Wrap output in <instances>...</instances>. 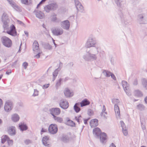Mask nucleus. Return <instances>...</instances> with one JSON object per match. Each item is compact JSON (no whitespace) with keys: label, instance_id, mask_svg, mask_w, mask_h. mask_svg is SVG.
<instances>
[{"label":"nucleus","instance_id":"40","mask_svg":"<svg viewBox=\"0 0 147 147\" xmlns=\"http://www.w3.org/2000/svg\"><path fill=\"white\" fill-rule=\"evenodd\" d=\"M46 0H42L40 2V3L37 6V8H38L40 6V5L42 4V3L45 2Z\"/></svg>","mask_w":147,"mask_h":147},{"label":"nucleus","instance_id":"28","mask_svg":"<svg viewBox=\"0 0 147 147\" xmlns=\"http://www.w3.org/2000/svg\"><path fill=\"white\" fill-rule=\"evenodd\" d=\"M57 15L54 14L51 16V21L53 22H56L57 20Z\"/></svg>","mask_w":147,"mask_h":147},{"label":"nucleus","instance_id":"9","mask_svg":"<svg viewBox=\"0 0 147 147\" xmlns=\"http://www.w3.org/2000/svg\"><path fill=\"white\" fill-rule=\"evenodd\" d=\"M64 93L65 96L67 97H71L73 95V92L68 88H66L65 89L64 91Z\"/></svg>","mask_w":147,"mask_h":147},{"label":"nucleus","instance_id":"50","mask_svg":"<svg viewBox=\"0 0 147 147\" xmlns=\"http://www.w3.org/2000/svg\"><path fill=\"white\" fill-rule=\"evenodd\" d=\"M109 147H116V146L113 143H112L110 146Z\"/></svg>","mask_w":147,"mask_h":147},{"label":"nucleus","instance_id":"10","mask_svg":"<svg viewBox=\"0 0 147 147\" xmlns=\"http://www.w3.org/2000/svg\"><path fill=\"white\" fill-rule=\"evenodd\" d=\"M39 44L38 42L35 40L33 42L32 45V49L34 51L37 52L39 50Z\"/></svg>","mask_w":147,"mask_h":147},{"label":"nucleus","instance_id":"34","mask_svg":"<svg viewBox=\"0 0 147 147\" xmlns=\"http://www.w3.org/2000/svg\"><path fill=\"white\" fill-rule=\"evenodd\" d=\"M7 142L9 146H11L13 145V142L12 140H10L9 139Z\"/></svg>","mask_w":147,"mask_h":147},{"label":"nucleus","instance_id":"43","mask_svg":"<svg viewBox=\"0 0 147 147\" xmlns=\"http://www.w3.org/2000/svg\"><path fill=\"white\" fill-rule=\"evenodd\" d=\"M49 86V84H46L44 85L43 86V88H48Z\"/></svg>","mask_w":147,"mask_h":147},{"label":"nucleus","instance_id":"16","mask_svg":"<svg viewBox=\"0 0 147 147\" xmlns=\"http://www.w3.org/2000/svg\"><path fill=\"white\" fill-rule=\"evenodd\" d=\"M122 84L124 88L125 91L126 93H127L128 92V91L129 89L128 84L127 82L125 81H123L122 82Z\"/></svg>","mask_w":147,"mask_h":147},{"label":"nucleus","instance_id":"8","mask_svg":"<svg viewBox=\"0 0 147 147\" xmlns=\"http://www.w3.org/2000/svg\"><path fill=\"white\" fill-rule=\"evenodd\" d=\"M99 136L100 141L102 143L105 142L107 139V135L105 132H102Z\"/></svg>","mask_w":147,"mask_h":147},{"label":"nucleus","instance_id":"26","mask_svg":"<svg viewBox=\"0 0 147 147\" xmlns=\"http://www.w3.org/2000/svg\"><path fill=\"white\" fill-rule=\"evenodd\" d=\"M90 41H89L87 42L86 45L88 48L94 47L95 44V43L94 41H92L91 42V43H90Z\"/></svg>","mask_w":147,"mask_h":147},{"label":"nucleus","instance_id":"38","mask_svg":"<svg viewBox=\"0 0 147 147\" xmlns=\"http://www.w3.org/2000/svg\"><path fill=\"white\" fill-rule=\"evenodd\" d=\"M123 134L125 136H127L128 134V132L125 129H123Z\"/></svg>","mask_w":147,"mask_h":147},{"label":"nucleus","instance_id":"30","mask_svg":"<svg viewBox=\"0 0 147 147\" xmlns=\"http://www.w3.org/2000/svg\"><path fill=\"white\" fill-rule=\"evenodd\" d=\"M54 119L59 122H61L63 121L62 119L60 117H57L56 116L53 117Z\"/></svg>","mask_w":147,"mask_h":147},{"label":"nucleus","instance_id":"39","mask_svg":"<svg viewBox=\"0 0 147 147\" xmlns=\"http://www.w3.org/2000/svg\"><path fill=\"white\" fill-rule=\"evenodd\" d=\"M28 65V63L27 62H25L23 63V66L25 69H26Z\"/></svg>","mask_w":147,"mask_h":147},{"label":"nucleus","instance_id":"12","mask_svg":"<svg viewBox=\"0 0 147 147\" xmlns=\"http://www.w3.org/2000/svg\"><path fill=\"white\" fill-rule=\"evenodd\" d=\"M98 120L96 119H92L90 122V125L92 127L96 126L98 125Z\"/></svg>","mask_w":147,"mask_h":147},{"label":"nucleus","instance_id":"17","mask_svg":"<svg viewBox=\"0 0 147 147\" xmlns=\"http://www.w3.org/2000/svg\"><path fill=\"white\" fill-rule=\"evenodd\" d=\"M8 132L10 135H13L15 134L16 130L15 127H10L8 129Z\"/></svg>","mask_w":147,"mask_h":147},{"label":"nucleus","instance_id":"55","mask_svg":"<svg viewBox=\"0 0 147 147\" xmlns=\"http://www.w3.org/2000/svg\"><path fill=\"white\" fill-rule=\"evenodd\" d=\"M141 147H146V146H142Z\"/></svg>","mask_w":147,"mask_h":147},{"label":"nucleus","instance_id":"57","mask_svg":"<svg viewBox=\"0 0 147 147\" xmlns=\"http://www.w3.org/2000/svg\"><path fill=\"white\" fill-rule=\"evenodd\" d=\"M4 16V14H3V17Z\"/></svg>","mask_w":147,"mask_h":147},{"label":"nucleus","instance_id":"27","mask_svg":"<svg viewBox=\"0 0 147 147\" xmlns=\"http://www.w3.org/2000/svg\"><path fill=\"white\" fill-rule=\"evenodd\" d=\"M45 11L47 12H49L52 10L49 4L45 6L44 8Z\"/></svg>","mask_w":147,"mask_h":147},{"label":"nucleus","instance_id":"46","mask_svg":"<svg viewBox=\"0 0 147 147\" xmlns=\"http://www.w3.org/2000/svg\"><path fill=\"white\" fill-rule=\"evenodd\" d=\"M40 54H41V53H38L35 56V57L37 58H39L40 57Z\"/></svg>","mask_w":147,"mask_h":147},{"label":"nucleus","instance_id":"21","mask_svg":"<svg viewBox=\"0 0 147 147\" xmlns=\"http://www.w3.org/2000/svg\"><path fill=\"white\" fill-rule=\"evenodd\" d=\"M36 17L40 19L43 18L45 16L44 13L40 11L36 12Z\"/></svg>","mask_w":147,"mask_h":147},{"label":"nucleus","instance_id":"13","mask_svg":"<svg viewBox=\"0 0 147 147\" xmlns=\"http://www.w3.org/2000/svg\"><path fill=\"white\" fill-rule=\"evenodd\" d=\"M90 103V101L87 99H84L80 102L81 107L89 105Z\"/></svg>","mask_w":147,"mask_h":147},{"label":"nucleus","instance_id":"49","mask_svg":"<svg viewBox=\"0 0 147 147\" xmlns=\"http://www.w3.org/2000/svg\"><path fill=\"white\" fill-rule=\"evenodd\" d=\"M111 77L114 80H116V78L115 76L113 74H111Z\"/></svg>","mask_w":147,"mask_h":147},{"label":"nucleus","instance_id":"51","mask_svg":"<svg viewBox=\"0 0 147 147\" xmlns=\"http://www.w3.org/2000/svg\"><path fill=\"white\" fill-rule=\"evenodd\" d=\"M144 100L145 103L147 104V96L145 98Z\"/></svg>","mask_w":147,"mask_h":147},{"label":"nucleus","instance_id":"48","mask_svg":"<svg viewBox=\"0 0 147 147\" xmlns=\"http://www.w3.org/2000/svg\"><path fill=\"white\" fill-rule=\"evenodd\" d=\"M3 102L2 100L0 99V108L3 105Z\"/></svg>","mask_w":147,"mask_h":147},{"label":"nucleus","instance_id":"22","mask_svg":"<svg viewBox=\"0 0 147 147\" xmlns=\"http://www.w3.org/2000/svg\"><path fill=\"white\" fill-rule=\"evenodd\" d=\"M9 139V137L6 135H3L1 137V142L2 143L4 144L7 141V142Z\"/></svg>","mask_w":147,"mask_h":147},{"label":"nucleus","instance_id":"44","mask_svg":"<svg viewBox=\"0 0 147 147\" xmlns=\"http://www.w3.org/2000/svg\"><path fill=\"white\" fill-rule=\"evenodd\" d=\"M58 74V73L56 71H55L53 74V76L55 78L57 76Z\"/></svg>","mask_w":147,"mask_h":147},{"label":"nucleus","instance_id":"54","mask_svg":"<svg viewBox=\"0 0 147 147\" xmlns=\"http://www.w3.org/2000/svg\"><path fill=\"white\" fill-rule=\"evenodd\" d=\"M2 123V120L0 119V124H1Z\"/></svg>","mask_w":147,"mask_h":147},{"label":"nucleus","instance_id":"20","mask_svg":"<svg viewBox=\"0 0 147 147\" xmlns=\"http://www.w3.org/2000/svg\"><path fill=\"white\" fill-rule=\"evenodd\" d=\"M19 127L21 130H25L27 129L28 127L24 123H21L19 124Z\"/></svg>","mask_w":147,"mask_h":147},{"label":"nucleus","instance_id":"11","mask_svg":"<svg viewBox=\"0 0 147 147\" xmlns=\"http://www.w3.org/2000/svg\"><path fill=\"white\" fill-rule=\"evenodd\" d=\"M59 105L60 107L63 109H66L69 106L68 102L63 100L61 101V102L60 103Z\"/></svg>","mask_w":147,"mask_h":147},{"label":"nucleus","instance_id":"25","mask_svg":"<svg viewBox=\"0 0 147 147\" xmlns=\"http://www.w3.org/2000/svg\"><path fill=\"white\" fill-rule=\"evenodd\" d=\"M79 105L78 103H76L74 106V109L76 113L79 112L80 110V109L78 107Z\"/></svg>","mask_w":147,"mask_h":147},{"label":"nucleus","instance_id":"7","mask_svg":"<svg viewBox=\"0 0 147 147\" xmlns=\"http://www.w3.org/2000/svg\"><path fill=\"white\" fill-rule=\"evenodd\" d=\"M63 30L60 28H56L52 31L53 34L56 36L62 34L63 33Z\"/></svg>","mask_w":147,"mask_h":147},{"label":"nucleus","instance_id":"18","mask_svg":"<svg viewBox=\"0 0 147 147\" xmlns=\"http://www.w3.org/2000/svg\"><path fill=\"white\" fill-rule=\"evenodd\" d=\"M11 119L14 122H16L19 120L20 117L18 114H14L12 115Z\"/></svg>","mask_w":147,"mask_h":147},{"label":"nucleus","instance_id":"4","mask_svg":"<svg viewBox=\"0 0 147 147\" xmlns=\"http://www.w3.org/2000/svg\"><path fill=\"white\" fill-rule=\"evenodd\" d=\"M13 107L12 102L9 101H7L6 102L4 108L5 110L7 112H8L11 111Z\"/></svg>","mask_w":147,"mask_h":147},{"label":"nucleus","instance_id":"53","mask_svg":"<svg viewBox=\"0 0 147 147\" xmlns=\"http://www.w3.org/2000/svg\"><path fill=\"white\" fill-rule=\"evenodd\" d=\"M103 109H104L105 111V106H104V105L103 106Z\"/></svg>","mask_w":147,"mask_h":147},{"label":"nucleus","instance_id":"1","mask_svg":"<svg viewBox=\"0 0 147 147\" xmlns=\"http://www.w3.org/2000/svg\"><path fill=\"white\" fill-rule=\"evenodd\" d=\"M2 42L3 45L7 47H10L12 45V42L9 38L4 36L1 38Z\"/></svg>","mask_w":147,"mask_h":147},{"label":"nucleus","instance_id":"5","mask_svg":"<svg viewBox=\"0 0 147 147\" xmlns=\"http://www.w3.org/2000/svg\"><path fill=\"white\" fill-rule=\"evenodd\" d=\"M50 113L53 116H55V115H58L61 113V110L58 108H53L50 109Z\"/></svg>","mask_w":147,"mask_h":147},{"label":"nucleus","instance_id":"42","mask_svg":"<svg viewBox=\"0 0 147 147\" xmlns=\"http://www.w3.org/2000/svg\"><path fill=\"white\" fill-rule=\"evenodd\" d=\"M47 131L46 129H45L44 128H42L41 131V134H42L43 132H46Z\"/></svg>","mask_w":147,"mask_h":147},{"label":"nucleus","instance_id":"15","mask_svg":"<svg viewBox=\"0 0 147 147\" xmlns=\"http://www.w3.org/2000/svg\"><path fill=\"white\" fill-rule=\"evenodd\" d=\"M114 109L116 116L118 117H120V113L118 106L117 105H115Z\"/></svg>","mask_w":147,"mask_h":147},{"label":"nucleus","instance_id":"37","mask_svg":"<svg viewBox=\"0 0 147 147\" xmlns=\"http://www.w3.org/2000/svg\"><path fill=\"white\" fill-rule=\"evenodd\" d=\"M120 123L122 128V129H126V127L125 126V124L123 121H121L120 122Z\"/></svg>","mask_w":147,"mask_h":147},{"label":"nucleus","instance_id":"31","mask_svg":"<svg viewBox=\"0 0 147 147\" xmlns=\"http://www.w3.org/2000/svg\"><path fill=\"white\" fill-rule=\"evenodd\" d=\"M102 117L105 119L107 118V113L106 112H103L101 114Z\"/></svg>","mask_w":147,"mask_h":147},{"label":"nucleus","instance_id":"45","mask_svg":"<svg viewBox=\"0 0 147 147\" xmlns=\"http://www.w3.org/2000/svg\"><path fill=\"white\" fill-rule=\"evenodd\" d=\"M11 73V70H8L6 72V74L8 75Z\"/></svg>","mask_w":147,"mask_h":147},{"label":"nucleus","instance_id":"6","mask_svg":"<svg viewBox=\"0 0 147 147\" xmlns=\"http://www.w3.org/2000/svg\"><path fill=\"white\" fill-rule=\"evenodd\" d=\"M61 26L64 29L68 30L70 26V23L67 20L62 21L61 23Z\"/></svg>","mask_w":147,"mask_h":147},{"label":"nucleus","instance_id":"24","mask_svg":"<svg viewBox=\"0 0 147 147\" xmlns=\"http://www.w3.org/2000/svg\"><path fill=\"white\" fill-rule=\"evenodd\" d=\"M21 3L24 4L29 5L32 3V0H21Z\"/></svg>","mask_w":147,"mask_h":147},{"label":"nucleus","instance_id":"41","mask_svg":"<svg viewBox=\"0 0 147 147\" xmlns=\"http://www.w3.org/2000/svg\"><path fill=\"white\" fill-rule=\"evenodd\" d=\"M76 7L77 9L79 10L80 8L81 9L83 8V7L81 5H77Z\"/></svg>","mask_w":147,"mask_h":147},{"label":"nucleus","instance_id":"32","mask_svg":"<svg viewBox=\"0 0 147 147\" xmlns=\"http://www.w3.org/2000/svg\"><path fill=\"white\" fill-rule=\"evenodd\" d=\"M103 73L104 74H106V76L107 77H109L111 74V73L110 72L106 70L104 71Z\"/></svg>","mask_w":147,"mask_h":147},{"label":"nucleus","instance_id":"52","mask_svg":"<svg viewBox=\"0 0 147 147\" xmlns=\"http://www.w3.org/2000/svg\"><path fill=\"white\" fill-rule=\"evenodd\" d=\"M30 141L29 140H26L25 141V143L26 144H28V143L30 142Z\"/></svg>","mask_w":147,"mask_h":147},{"label":"nucleus","instance_id":"36","mask_svg":"<svg viewBox=\"0 0 147 147\" xmlns=\"http://www.w3.org/2000/svg\"><path fill=\"white\" fill-rule=\"evenodd\" d=\"M81 115H80L78 117H76L75 118V119L79 123H80V121L81 120Z\"/></svg>","mask_w":147,"mask_h":147},{"label":"nucleus","instance_id":"2","mask_svg":"<svg viewBox=\"0 0 147 147\" xmlns=\"http://www.w3.org/2000/svg\"><path fill=\"white\" fill-rule=\"evenodd\" d=\"M49 132L51 134H55L57 133L58 131L57 125L55 124H51L48 128Z\"/></svg>","mask_w":147,"mask_h":147},{"label":"nucleus","instance_id":"3","mask_svg":"<svg viewBox=\"0 0 147 147\" xmlns=\"http://www.w3.org/2000/svg\"><path fill=\"white\" fill-rule=\"evenodd\" d=\"M6 32L8 34L12 36H15L17 35V32L16 28L14 26L13 24L10 26L7 31Z\"/></svg>","mask_w":147,"mask_h":147},{"label":"nucleus","instance_id":"14","mask_svg":"<svg viewBox=\"0 0 147 147\" xmlns=\"http://www.w3.org/2000/svg\"><path fill=\"white\" fill-rule=\"evenodd\" d=\"M101 133V130L98 127H96L93 130V134L97 136H98Z\"/></svg>","mask_w":147,"mask_h":147},{"label":"nucleus","instance_id":"23","mask_svg":"<svg viewBox=\"0 0 147 147\" xmlns=\"http://www.w3.org/2000/svg\"><path fill=\"white\" fill-rule=\"evenodd\" d=\"M51 10H56L58 7V5L56 3H52L49 4Z\"/></svg>","mask_w":147,"mask_h":147},{"label":"nucleus","instance_id":"56","mask_svg":"<svg viewBox=\"0 0 147 147\" xmlns=\"http://www.w3.org/2000/svg\"><path fill=\"white\" fill-rule=\"evenodd\" d=\"M86 121H85V122H84V123H86Z\"/></svg>","mask_w":147,"mask_h":147},{"label":"nucleus","instance_id":"29","mask_svg":"<svg viewBox=\"0 0 147 147\" xmlns=\"http://www.w3.org/2000/svg\"><path fill=\"white\" fill-rule=\"evenodd\" d=\"M8 1L11 5L14 7H18V6H17L15 3L12 0H7Z\"/></svg>","mask_w":147,"mask_h":147},{"label":"nucleus","instance_id":"33","mask_svg":"<svg viewBox=\"0 0 147 147\" xmlns=\"http://www.w3.org/2000/svg\"><path fill=\"white\" fill-rule=\"evenodd\" d=\"M144 107L141 104H139L137 106V109L140 110H142L144 109Z\"/></svg>","mask_w":147,"mask_h":147},{"label":"nucleus","instance_id":"47","mask_svg":"<svg viewBox=\"0 0 147 147\" xmlns=\"http://www.w3.org/2000/svg\"><path fill=\"white\" fill-rule=\"evenodd\" d=\"M61 80H62L61 79H60L57 82V84H59V85H60L61 84Z\"/></svg>","mask_w":147,"mask_h":147},{"label":"nucleus","instance_id":"19","mask_svg":"<svg viewBox=\"0 0 147 147\" xmlns=\"http://www.w3.org/2000/svg\"><path fill=\"white\" fill-rule=\"evenodd\" d=\"M49 138L47 136H45L43 138L42 142L44 145L47 146L49 145L47 142V141L49 140Z\"/></svg>","mask_w":147,"mask_h":147},{"label":"nucleus","instance_id":"35","mask_svg":"<svg viewBox=\"0 0 147 147\" xmlns=\"http://www.w3.org/2000/svg\"><path fill=\"white\" fill-rule=\"evenodd\" d=\"M68 124L71 126H74L75 125V123L71 120H69L68 122Z\"/></svg>","mask_w":147,"mask_h":147}]
</instances>
